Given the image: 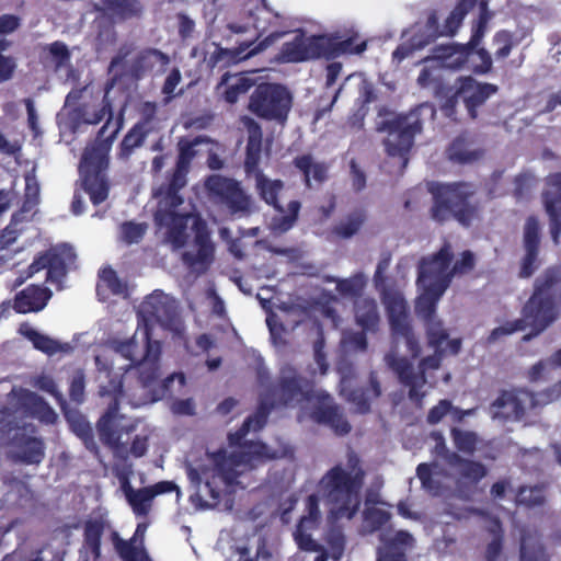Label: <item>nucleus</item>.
Here are the masks:
<instances>
[{"instance_id":"f03ea898","label":"nucleus","mask_w":561,"mask_h":561,"mask_svg":"<svg viewBox=\"0 0 561 561\" xmlns=\"http://www.w3.org/2000/svg\"><path fill=\"white\" fill-rule=\"evenodd\" d=\"M561 313V265H551L535 279L533 293L522 308V318L508 321L504 325L493 329L488 337L490 343L503 335L530 328L531 331L523 336L530 341L539 335Z\"/></svg>"},{"instance_id":"774afa93","label":"nucleus","mask_w":561,"mask_h":561,"mask_svg":"<svg viewBox=\"0 0 561 561\" xmlns=\"http://www.w3.org/2000/svg\"><path fill=\"white\" fill-rule=\"evenodd\" d=\"M181 81L182 75L180 69L176 67L172 68L161 88V93L164 95V104H168L175 98V89Z\"/></svg>"},{"instance_id":"c9c22d12","label":"nucleus","mask_w":561,"mask_h":561,"mask_svg":"<svg viewBox=\"0 0 561 561\" xmlns=\"http://www.w3.org/2000/svg\"><path fill=\"white\" fill-rule=\"evenodd\" d=\"M355 319L356 323L368 332H376L378 330L380 317L378 306L373 298H362L355 302Z\"/></svg>"},{"instance_id":"2f4dec72","label":"nucleus","mask_w":561,"mask_h":561,"mask_svg":"<svg viewBox=\"0 0 561 561\" xmlns=\"http://www.w3.org/2000/svg\"><path fill=\"white\" fill-rule=\"evenodd\" d=\"M357 34L351 35L345 39H336L321 35L323 57L332 59L345 54L359 55L364 53L367 49V42L362 41L357 43Z\"/></svg>"},{"instance_id":"052dcab7","label":"nucleus","mask_w":561,"mask_h":561,"mask_svg":"<svg viewBox=\"0 0 561 561\" xmlns=\"http://www.w3.org/2000/svg\"><path fill=\"white\" fill-rule=\"evenodd\" d=\"M254 85V81L247 76H238L233 82L227 84L225 100L228 103H236L240 95L247 93Z\"/></svg>"},{"instance_id":"680f3d73","label":"nucleus","mask_w":561,"mask_h":561,"mask_svg":"<svg viewBox=\"0 0 561 561\" xmlns=\"http://www.w3.org/2000/svg\"><path fill=\"white\" fill-rule=\"evenodd\" d=\"M307 528L311 527L309 525L298 523L294 533V537L299 549L309 552H319V554L322 553V551H325L323 547L311 537L310 534L306 533Z\"/></svg>"},{"instance_id":"0eeeda50","label":"nucleus","mask_w":561,"mask_h":561,"mask_svg":"<svg viewBox=\"0 0 561 561\" xmlns=\"http://www.w3.org/2000/svg\"><path fill=\"white\" fill-rule=\"evenodd\" d=\"M427 190L432 196L430 217L436 224L455 220L468 228L480 219L481 207L478 201H473L477 190L472 183L432 182Z\"/></svg>"},{"instance_id":"4c0bfd02","label":"nucleus","mask_w":561,"mask_h":561,"mask_svg":"<svg viewBox=\"0 0 561 561\" xmlns=\"http://www.w3.org/2000/svg\"><path fill=\"white\" fill-rule=\"evenodd\" d=\"M294 165L304 174L305 185L311 187V179L321 184L328 179V167L313 162L311 154H301L294 159Z\"/></svg>"},{"instance_id":"b1692460","label":"nucleus","mask_w":561,"mask_h":561,"mask_svg":"<svg viewBox=\"0 0 561 561\" xmlns=\"http://www.w3.org/2000/svg\"><path fill=\"white\" fill-rule=\"evenodd\" d=\"M77 254L73 248L61 243L47 250L46 282L60 285L68 274L70 265L75 264Z\"/></svg>"},{"instance_id":"7ed1b4c3","label":"nucleus","mask_w":561,"mask_h":561,"mask_svg":"<svg viewBox=\"0 0 561 561\" xmlns=\"http://www.w3.org/2000/svg\"><path fill=\"white\" fill-rule=\"evenodd\" d=\"M95 364L98 370H104L108 378L107 383L100 385L99 394L101 397L111 398L105 413L100 417L96 424L100 440L111 448L116 457L124 460L128 458V455L135 458L145 456L149 446L148 436L136 435L129 449H127L126 444L122 442L123 434H129L135 430L133 425L122 424V421L125 419L124 415L119 414V401L124 396L122 377L117 375L111 377L112 367L102 364L100 356L95 357Z\"/></svg>"},{"instance_id":"5fc2aeb1","label":"nucleus","mask_w":561,"mask_h":561,"mask_svg":"<svg viewBox=\"0 0 561 561\" xmlns=\"http://www.w3.org/2000/svg\"><path fill=\"white\" fill-rule=\"evenodd\" d=\"M43 49L44 51L48 53V57L55 66L56 70H59L60 68L65 67L70 61V50L68 49L67 45L61 41H55L46 45Z\"/></svg>"},{"instance_id":"c756f323","label":"nucleus","mask_w":561,"mask_h":561,"mask_svg":"<svg viewBox=\"0 0 561 561\" xmlns=\"http://www.w3.org/2000/svg\"><path fill=\"white\" fill-rule=\"evenodd\" d=\"M262 157V129L257 123L250 121L249 136L245 146V157L243 161V169L247 176H257V173H263L260 169Z\"/></svg>"},{"instance_id":"412c9836","label":"nucleus","mask_w":561,"mask_h":561,"mask_svg":"<svg viewBox=\"0 0 561 561\" xmlns=\"http://www.w3.org/2000/svg\"><path fill=\"white\" fill-rule=\"evenodd\" d=\"M170 56L158 48H144L136 54L128 66V75L134 80H141L148 75H160L167 70Z\"/></svg>"},{"instance_id":"bb28decb","label":"nucleus","mask_w":561,"mask_h":561,"mask_svg":"<svg viewBox=\"0 0 561 561\" xmlns=\"http://www.w3.org/2000/svg\"><path fill=\"white\" fill-rule=\"evenodd\" d=\"M51 297V291L39 285H28L18 291L13 299L12 308L16 313H31L43 310Z\"/></svg>"},{"instance_id":"09e8293b","label":"nucleus","mask_w":561,"mask_h":561,"mask_svg":"<svg viewBox=\"0 0 561 561\" xmlns=\"http://www.w3.org/2000/svg\"><path fill=\"white\" fill-rule=\"evenodd\" d=\"M546 502L543 490L540 486H527L522 485L518 488L515 503L517 506H525L527 508H534L542 506Z\"/></svg>"},{"instance_id":"cd10ccee","label":"nucleus","mask_w":561,"mask_h":561,"mask_svg":"<svg viewBox=\"0 0 561 561\" xmlns=\"http://www.w3.org/2000/svg\"><path fill=\"white\" fill-rule=\"evenodd\" d=\"M94 11L114 22H124L139 18L142 14L144 5L140 0H101V4H94Z\"/></svg>"},{"instance_id":"f704fd0d","label":"nucleus","mask_w":561,"mask_h":561,"mask_svg":"<svg viewBox=\"0 0 561 561\" xmlns=\"http://www.w3.org/2000/svg\"><path fill=\"white\" fill-rule=\"evenodd\" d=\"M381 394V387L375 371L369 374L368 386L357 387L352 389L347 394V400L356 407L359 413H367L370 411V401L379 398Z\"/></svg>"},{"instance_id":"f257e3e1","label":"nucleus","mask_w":561,"mask_h":561,"mask_svg":"<svg viewBox=\"0 0 561 561\" xmlns=\"http://www.w3.org/2000/svg\"><path fill=\"white\" fill-rule=\"evenodd\" d=\"M257 380L262 387L267 388L266 396L272 399V402L262 400L256 411L249 415L236 432L228 435L230 446L239 447L238 451L228 454L221 448L210 455L215 474L211 480L206 481L205 490L215 502L221 500V490L215 485L217 479L226 488L239 485L244 489L245 486L238 480L240 476L278 458V453L272 450L265 443L245 440L249 432L262 430L275 405L296 407L310 402L314 398L313 383L291 366L280 369L275 383L267 386L270 375L264 368L257 370Z\"/></svg>"},{"instance_id":"c85d7f7f","label":"nucleus","mask_w":561,"mask_h":561,"mask_svg":"<svg viewBox=\"0 0 561 561\" xmlns=\"http://www.w3.org/2000/svg\"><path fill=\"white\" fill-rule=\"evenodd\" d=\"M311 417L318 424L329 426L340 436L348 434L352 430L339 405L332 401L330 403L321 402L316 405L311 412Z\"/></svg>"},{"instance_id":"4be33fe9","label":"nucleus","mask_w":561,"mask_h":561,"mask_svg":"<svg viewBox=\"0 0 561 561\" xmlns=\"http://www.w3.org/2000/svg\"><path fill=\"white\" fill-rule=\"evenodd\" d=\"M321 35L305 37L297 35L291 42L283 44L279 57L284 62H301L323 57Z\"/></svg>"},{"instance_id":"5701e85b","label":"nucleus","mask_w":561,"mask_h":561,"mask_svg":"<svg viewBox=\"0 0 561 561\" xmlns=\"http://www.w3.org/2000/svg\"><path fill=\"white\" fill-rule=\"evenodd\" d=\"M548 185L557 191H545L541 195L545 210L549 218L550 236L556 245L560 243L561 237V172L550 174L547 179Z\"/></svg>"},{"instance_id":"de8ad7c7","label":"nucleus","mask_w":561,"mask_h":561,"mask_svg":"<svg viewBox=\"0 0 561 561\" xmlns=\"http://www.w3.org/2000/svg\"><path fill=\"white\" fill-rule=\"evenodd\" d=\"M428 345L434 350L442 348V345L447 342L449 333L444 327V323L437 317L423 321Z\"/></svg>"},{"instance_id":"e2e57ef3","label":"nucleus","mask_w":561,"mask_h":561,"mask_svg":"<svg viewBox=\"0 0 561 561\" xmlns=\"http://www.w3.org/2000/svg\"><path fill=\"white\" fill-rule=\"evenodd\" d=\"M451 438L456 448L459 451L471 454L476 449L477 435L473 432L462 431L457 427H453L450 431Z\"/></svg>"},{"instance_id":"aec40b11","label":"nucleus","mask_w":561,"mask_h":561,"mask_svg":"<svg viewBox=\"0 0 561 561\" xmlns=\"http://www.w3.org/2000/svg\"><path fill=\"white\" fill-rule=\"evenodd\" d=\"M527 404L529 408L535 407V397L531 392L503 390L492 402L491 409L495 417L520 421L526 414Z\"/></svg>"},{"instance_id":"37998d69","label":"nucleus","mask_w":561,"mask_h":561,"mask_svg":"<svg viewBox=\"0 0 561 561\" xmlns=\"http://www.w3.org/2000/svg\"><path fill=\"white\" fill-rule=\"evenodd\" d=\"M105 115H108V118L105 122V124L100 128L96 139H95V142L93 145H98L101 141H105L107 139V137L111 135L112 130L116 126H119V128L122 127L121 122H116V123L112 122L113 111H112V105L107 100H104L102 107L100 110L95 111L91 115V117L83 118L82 121L85 124L95 125V124H99L104 118Z\"/></svg>"},{"instance_id":"39448f33","label":"nucleus","mask_w":561,"mask_h":561,"mask_svg":"<svg viewBox=\"0 0 561 561\" xmlns=\"http://www.w3.org/2000/svg\"><path fill=\"white\" fill-rule=\"evenodd\" d=\"M436 108L428 102L421 103L408 113L394 114L387 106L378 108V117H383L376 123V131L386 133L382 144L389 158H398L401 171L410 160V153L414 147L415 137L423 131L427 122H433Z\"/></svg>"},{"instance_id":"a19ab883","label":"nucleus","mask_w":561,"mask_h":561,"mask_svg":"<svg viewBox=\"0 0 561 561\" xmlns=\"http://www.w3.org/2000/svg\"><path fill=\"white\" fill-rule=\"evenodd\" d=\"M479 0H458L443 25V36H454L461 26L466 15L477 5Z\"/></svg>"},{"instance_id":"dca6fc26","label":"nucleus","mask_w":561,"mask_h":561,"mask_svg":"<svg viewBox=\"0 0 561 561\" xmlns=\"http://www.w3.org/2000/svg\"><path fill=\"white\" fill-rule=\"evenodd\" d=\"M541 237L539 219L534 215L528 216L523 227L522 248L524 253L519 260V278H530L540 267Z\"/></svg>"},{"instance_id":"3c124183","label":"nucleus","mask_w":561,"mask_h":561,"mask_svg":"<svg viewBox=\"0 0 561 561\" xmlns=\"http://www.w3.org/2000/svg\"><path fill=\"white\" fill-rule=\"evenodd\" d=\"M153 495L148 486L137 489L135 493L127 500L133 512L137 516H147L151 510Z\"/></svg>"},{"instance_id":"473e14b6","label":"nucleus","mask_w":561,"mask_h":561,"mask_svg":"<svg viewBox=\"0 0 561 561\" xmlns=\"http://www.w3.org/2000/svg\"><path fill=\"white\" fill-rule=\"evenodd\" d=\"M473 51L474 50L471 49L467 44L453 43L449 45L440 46L438 57L445 68L451 70H469L470 59L473 55Z\"/></svg>"},{"instance_id":"bf43d9fd","label":"nucleus","mask_w":561,"mask_h":561,"mask_svg":"<svg viewBox=\"0 0 561 561\" xmlns=\"http://www.w3.org/2000/svg\"><path fill=\"white\" fill-rule=\"evenodd\" d=\"M145 140L144 134L133 126L121 141L118 157L128 159L136 148L142 146Z\"/></svg>"},{"instance_id":"7c9ffc66","label":"nucleus","mask_w":561,"mask_h":561,"mask_svg":"<svg viewBox=\"0 0 561 561\" xmlns=\"http://www.w3.org/2000/svg\"><path fill=\"white\" fill-rule=\"evenodd\" d=\"M253 7L244 10L245 15L252 21L251 25L256 31L255 39L261 38L272 26L278 25L282 16L271 10L265 0H254Z\"/></svg>"},{"instance_id":"ddd939ff","label":"nucleus","mask_w":561,"mask_h":561,"mask_svg":"<svg viewBox=\"0 0 561 561\" xmlns=\"http://www.w3.org/2000/svg\"><path fill=\"white\" fill-rule=\"evenodd\" d=\"M386 307L393 344H404L407 354L412 359L417 358L421 345L409 321L407 301L402 296L394 294L388 298Z\"/></svg>"},{"instance_id":"0e129e2a","label":"nucleus","mask_w":561,"mask_h":561,"mask_svg":"<svg viewBox=\"0 0 561 561\" xmlns=\"http://www.w3.org/2000/svg\"><path fill=\"white\" fill-rule=\"evenodd\" d=\"M39 203V185L34 176H25V193L20 213L31 211Z\"/></svg>"},{"instance_id":"603ef678","label":"nucleus","mask_w":561,"mask_h":561,"mask_svg":"<svg viewBox=\"0 0 561 561\" xmlns=\"http://www.w3.org/2000/svg\"><path fill=\"white\" fill-rule=\"evenodd\" d=\"M489 531L493 535V538L485 548V561H500L503 553L504 542V535L501 523L496 520L494 525L489 529Z\"/></svg>"},{"instance_id":"864d4df0","label":"nucleus","mask_w":561,"mask_h":561,"mask_svg":"<svg viewBox=\"0 0 561 561\" xmlns=\"http://www.w3.org/2000/svg\"><path fill=\"white\" fill-rule=\"evenodd\" d=\"M493 44L497 46L494 51V57L497 60H503L510 56L513 48L518 44L513 33L506 30L497 31L493 36Z\"/></svg>"},{"instance_id":"4d7b16f0","label":"nucleus","mask_w":561,"mask_h":561,"mask_svg":"<svg viewBox=\"0 0 561 561\" xmlns=\"http://www.w3.org/2000/svg\"><path fill=\"white\" fill-rule=\"evenodd\" d=\"M479 5H480V15H479L477 24L472 28L470 39L467 43V45L473 50H476V48L481 43V41L484 36V33H485V30H486L488 21L490 19V15L488 12V1L481 0Z\"/></svg>"},{"instance_id":"f8f14e48","label":"nucleus","mask_w":561,"mask_h":561,"mask_svg":"<svg viewBox=\"0 0 561 561\" xmlns=\"http://www.w3.org/2000/svg\"><path fill=\"white\" fill-rule=\"evenodd\" d=\"M255 188L261 199L280 214L272 220L273 230L279 233L290 230L298 220L301 203L299 201H290L286 208H284L278 199L284 188V182L278 179L272 180L264 173H257Z\"/></svg>"},{"instance_id":"79ce46f5","label":"nucleus","mask_w":561,"mask_h":561,"mask_svg":"<svg viewBox=\"0 0 561 561\" xmlns=\"http://www.w3.org/2000/svg\"><path fill=\"white\" fill-rule=\"evenodd\" d=\"M113 539L114 548L122 561H152L142 546L135 545V536L129 540H124L118 537L117 533H114Z\"/></svg>"},{"instance_id":"6e6552de","label":"nucleus","mask_w":561,"mask_h":561,"mask_svg":"<svg viewBox=\"0 0 561 561\" xmlns=\"http://www.w3.org/2000/svg\"><path fill=\"white\" fill-rule=\"evenodd\" d=\"M118 131L119 126H116L105 141L88 146L82 153L79 167L82 185L94 206L102 204L108 197L110 185L104 172L108 167L112 142Z\"/></svg>"},{"instance_id":"ea45409f","label":"nucleus","mask_w":561,"mask_h":561,"mask_svg":"<svg viewBox=\"0 0 561 561\" xmlns=\"http://www.w3.org/2000/svg\"><path fill=\"white\" fill-rule=\"evenodd\" d=\"M448 159L457 163H471L481 158L482 151L471 149L463 135L456 137L447 149Z\"/></svg>"},{"instance_id":"72a5a7b5","label":"nucleus","mask_w":561,"mask_h":561,"mask_svg":"<svg viewBox=\"0 0 561 561\" xmlns=\"http://www.w3.org/2000/svg\"><path fill=\"white\" fill-rule=\"evenodd\" d=\"M417 286L421 289V294L416 297L414 302V312L416 317L422 321L437 317V304L446 290H444L443 286L439 288L426 285Z\"/></svg>"},{"instance_id":"338daca9","label":"nucleus","mask_w":561,"mask_h":561,"mask_svg":"<svg viewBox=\"0 0 561 561\" xmlns=\"http://www.w3.org/2000/svg\"><path fill=\"white\" fill-rule=\"evenodd\" d=\"M476 266V256L473 252L470 250H465L460 257L454 263V265H450L451 270V276L453 278L455 276H461L465 274L470 273Z\"/></svg>"},{"instance_id":"c03bdc74","label":"nucleus","mask_w":561,"mask_h":561,"mask_svg":"<svg viewBox=\"0 0 561 561\" xmlns=\"http://www.w3.org/2000/svg\"><path fill=\"white\" fill-rule=\"evenodd\" d=\"M450 462L457 466L460 477L471 483H478L488 473V469L483 463L462 458L455 453L451 455Z\"/></svg>"},{"instance_id":"6e6d98bb","label":"nucleus","mask_w":561,"mask_h":561,"mask_svg":"<svg viewBox=\"0 0 561 561\" xmlns=\"http://www.w3.org/2000/svg\"><path fill=\"white\" fill-rule=\"evenodd\" d=\"M391 518V514L377 507H367L363 513L365 527L369 533L381 529Z\"/></svg>"},{"instance_id":"a18cd8bd","label":"nucleus","mask_w":561,"mask_h":561,"mask_svg":"<svg viewBox=\"0 0 561 561\" xmlns=\"http://www.w3.org/2000/svg\"><path fill=\"white\" fill-rule=\"evenodd\" d=\"M104 533V523L101 519H90L84 525L83 539L85 547L94 559L101 556V539Z\"/></svg>"},{"instance_id":"423d86ee","label":"nucleus","mask_w":561,"mask_h":561,"mask_svg":"<svg viewBox=\"0 0 561 561\" xmlns=\"http://www.w3.org/2000/svg\"><path fill=\"white\" fill-rule=\"evenodd\" d=\"M111 345L116 353L130 362L125 370L135 369L141 387L153 390L152 401L162 398L169 391L170 383L175 377L184 385L185 377L183 374H173L160 382L161 343L151 339L150 329L146 328L144 330L141 343L134 335L124 341L113 340Z\"/></svg>"},{"instance_id":"49530a36","label":"nucleus","mask_w":561,"mask_h":561,"mask_svg":"<svg viewBox=\"0 0 561 561\" xmlns=\"http://www.w3.org/2000/svg\"><path fill=\"white\" fill-rule=\"evenodd\" d=\"M366 220L364 210H355L346 216L339 225L334 226L333 233L342 239H350L355 236Z\"/></svg>"},{"instance_id":"69168bd1","label":"nucleus","mask_w":561,"mask_h":561,"mask_svg":"<svg viewBox=\"0 0 561 561\" xmlns=\"http://www.w3.org/2000/svg\"><path fill=\"white\" fill-rule=\"evenodd\" d=\"M476 57V60H470L469 70L476 75H486L492 69V57L490 53L485 48H476L472 57Z\"/></svg>"},{"instance_id":"393cba45","label":"nucleus","mask_w":561,"mask_h":561,"mask_svg":"<svg viewBox=\"0 0 561 561\" xmlns=\"http://www.w3.org/2000/svg\"><path fill=\"white\" fill-rule=\"evenodd\" d=\"M14 453L12 459L15 462L38 466L45 458V443L43 438L25 433L15 434L12 439Z\"/></svg>"},{"instance_id":"9b49d317","label":"nucleus","mask_w":561,"mask_h":561,"mask_svg":"<svg viewBox=\"0 0 561 561\" xmlns=\"http://www.w3.org/2000/svg\"><path fill=\"white\" fill-rule=\"evenodd\" d=\"M207 142V138L197 136L192 140L179 141V153L175 161L174 169L168 174L167 182L162 183L154 196H164V203L171 207H179L183 204V197L180 192L187 184V174L191 169V163L197 154L196 146Z\"/></svg>"},{"instance_id":"e433bc0d","label":"nucleus","mask_w":561,"mask_h":561,"mask_svg":"<svg viewBox=\"0 0 561 561\" xmlns=\"http://www.w3.org/2000/svg\"><path fill=\"white\" fill-rule=\"evenodd\" d=\"M127 286L123 283L117 273L112 267H104L99 274V282L96 284V295L99 300L106 301L111 295H124Z\"/></svg>"},{"instance_id":"f3484780","label":"nucleus","mask_w":561,"mask_h":561,"mask_svg":"<svg viewBox=\"0 0 561 561\" xmlns=\"http://www.w3.org/2000/svg\"><path fill=\"white\" fill-rule=\"evenodd\" d=\"M159 206L156 210L153 218L154 224L160 229H165V241L169 242L174 249L185 247L187 242V220L188 214H180L175 209L164 203V196H160Z\"/></svg>"},{"instance_id":"9d476101","label":"nucleus","mask_w":561,"mask_h":561,"mask_svg":"<svg viewBox=\"0 0 561 561\" xmlns=\"http://www.w3.org/2000/svg\"><path fill=\"white\" fill-rule=\"evenodd\" d=\"M293 106L290 91L280 83L262 82L250 96L249 110L259 118L285 124Z\"/></svg>"},{"instance_id":"4468645a","label":"nucleus","mask_w":561,"mask_h":561,"mask_svg":"<svg viewBox=\"0 0 561 561\" xmlns=\"http://www.w3.org/2000/svg\"><path fill=\"white\" fill-rule=\"evenodd\" d=\"M454 252L450 243L445 242L437 252L423 256L417 264V285L444 287L447 290L453 282L450 265Z\"/></svg>"},{"instance_id":"8fccbe9b","label":"nucleus","mask_w":561,"mask_h":561,"mask_svg":"<svg viewBox=\"0 0 561 561\" xmlns=\"http://www.w3.org/2000/svg\"><path fill=\"white\" fill-rule=\"evenodd\" d=\"M365 286V276L356 273L348 278L337 279L335 289L344 298H357L360 297Z\"/></svg>"},{"instance_id":"6ab92c4d","label":"nucleus","mask_w":561,"mask_h":561,"mask_svg":"<svg viewBox=\"0 0 561 561\" xmlns=\"http://www.w3.org/2000/svg\"><path fill=\"white\" fill-rule=\"evenodd\" d=\"M499 87L489 82H479L471 76L460 77L457 80V95L465 105L468 116L476 119L479 108L496 94Z\"/></svg>"},{"instance_id":"13d9d810","label":"nucleus","mask_w":561,"mask_h":561,"mask_svg":"<svg viewBox=\"0 0 561 561\" xmlns=\"http://www.w3.org/2000/svg\"><path fill=\"white\" fill-rule=\"evenodd\" d=\"M23 335L33 343V346L36 350L42 351L48 355L55 354L59 350V344L57 341L39 333L34 329H27L23 332Z\"/></svg>"},{"instance_id":"1a4fd4ad","label":"nucleus","mask_w":561,"mask_h":561,"mask_svg":"<svg viewBox=\"0 0 561 561\" xmlns=\"http://www.w3.org/2000/svg\"><path fill=\"white\" fill-rule=\"evenodd\" d=\"M444 350H435L433 355L423 357L417 370H415L413 363L405 356H399L396 351H391L385 356L388 367L396 374L399 382L409 389V399L415 404H421L425 392L422 391L426 383V370L438 369L440 366Z\"/></svg>"},{"instance_id":"2eb2a0df","label":"nucleus","mask_w":561,"mask_h":561,"mask_svg":"<svg viewBox=\"0 0 561 561\" xmlns=\"http://www.w3.org/2000/svg\"><path fill=\"white\" fill-rule=\"evenodd\" d=\"M205 186L231 215L245 216L251 213V196L244 192L238 181L214 174L207 178Z\"/></svg>"},{"instance_id":"a211bd4d","label":"nucleus","mask_w":561,"mask_h":561,"mask_svg":"<svg viewBox=\"0 0 561 561\" xmlns=\"http://www.w3.org/2000/svg\"><path fill=\"white\" fill-rule=\"evenodd\" d=\"M196 253L186 251L182 254L183 263L191 270L205 272L214 262L215 245L210 239L207 222L199 216L195 217L193 227Z\"/></svg>"},{"instance_id":"58836bf2","label":"nucleus","mask_w":561,"mask_h":561,"mask_svg":"<svg viewBox=\"0 0 561 561\" xmlns=\"http://www.w3.org/2000/svg\"><path fill=\"white\" fill-rule=\"evenodd\" d=\"M139 121L134 125L147 138L149 135L160 130L158 118V104L152 101H145L138 108Z\"/></svg>"},{"instance_id":"20e7f679","label":"nucleus","mask_w":561,"mask_h":561,"mask_svg":"<svg viewBox=\"0 0 561 561\" xmlns=\"http://www.w3.org/2000/svg\"><path fill=\"white\" fill-rule=\"evenodd\" d=\"M365 476L354 453L348 455L346 468L339 463L323 474L318 491L332 519H352L357 514L362 504Z\"/></svg>"},{"instance_id":"a878e982","label":"nucleus","mask_w":561,"mask_h":561,"mask_svg":"<svg viewBox=\"0 0 561 561\" xmlns=\"http://www.w3.org/2000/svg\"><path fill=\"white\" fill-rule=\"evenodd\" d=\"M140 313L147 321L169 323L175 316V306L162 291L156 290L140 305Z\"/></svg>"}]
</instances>
